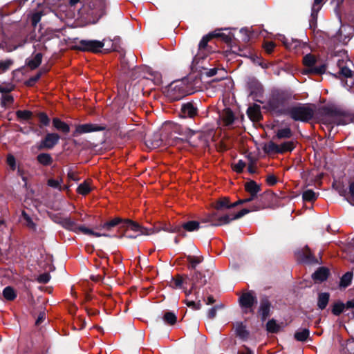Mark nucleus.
<instances>
[{
    "label": "nucleus",
    "instance_id": "obj_1",
    "mask_svg": "<svg viewBox=\"0 0 354 354\" xmlns=\"http://www.w3.org/2000/svg\"><path fill=\"white\" fill-rule=\"evenodd\" d=\"M294 99L293 93L288 89H273L263 108L277 117L286 115L290 106L288 103Z\"/></svg>",
    "mask_w": 354,
    "mask_h": 354
},
{
    "label": "nucleus",
    "instance_id": "obj_2",
    "mask_svg": "<svg viewBox=\"0 0 354 354\" xmlns=\"http://www.w3.org/2000/svg\"><path fill=\"white\" fill-rule=\"evenodd\" d=\"M106 0H87L79 10L80 14L95 24L106 15Z\"/></svg>",
    "mask_w": 354,
    "mask_h": 354
},
{
    "label": "nucleus",
    "instance_id": "obj_3",
    "mask_svg": "<svg viewBox=\"0 0 354 354\" xmlns=\"http://www.w3.org/2000/svg\"><path fill=\"white\" fill-rule=\"evenodd\" d=\"M316 106L314 104L297 103L291 106L286 114L294 121L310 122L315 116Z\"/></svg>",
    "mask_w": 354,
    "mask_h": 354
},
{
    "label": "nucleus",
    "instance_id": "obj_4",
    "mask_svg": "<svg viewBox=\"0 0 354 354\" xmlns=\"http://www.w3.org/2000/svg\"><path fill=\"white\" fill-rule=\"evenodd\" d=\"M215 35L216 31H213L204 35L201 39L198 46V52L192 60L191 66L192 71L194 68L197 70V64L201 59H204L208 55L214 52L211 42L213 39H215Z\"/></svg>",
    "mask_w": 354,
    "mask_h": 354
},
{
    "label": "nucleus",
    "instance_id": "obj_5",
    "mask_svg": "<svg viewBox=\"0 0 354 354\" xmlns=\"http://www.w3.org/2000/svg\"><path fill=\"white\" fill-rule=\"evenodd\" d=\"M251 212V209L249 208H243L241 211L238 212L236 214H233L231 217L229 214H224V215H218L216 213L214 214H212L207 219V221H213L212 219H216V221H214V226H221L223 225H226L230 223L232 221L236 220L239 218H241L245 214Z\"/></svg>",
    "mask_w": 354,
    "mask_h": 354
},
{
    "label": "nucleus",
    "instance_id": "obj_6",
    "mask_svg": "<svg viewBox=\"0 0 354 354\" xmlns=\"http://www.w3.org/2000/svg\"><path fill=\"white\" fill-rule=\"evenodd\" d=\"M319 113L322 115L337 118V125H346L348 123V120L345 118V112L336 107L323 106L319 109Z\"/></svg>",
    "mask_w": 354,
    "mask_h": 354
},
{
    "label": "nucleus",
    "instance_id": "obj_7",
    "mask_svg": "<svg viewBox=\"0 0 354 354\" xmlns=\"http://www.w3.org/2000/svg\"><path fill=\"white\" fill-rule=\"evenodd\" d=\"M202 73L192 72L185 77L188 89L184 90L185 95H191L199 91L203 87L201 80Z\"/></svg>",
    "mask_w": 354,
    "mask_h": 354
},
{
    "label": "nucleus",
    "instance_id": "obj_8",
    "mask_svg": "<svg viewBox=\"0 0 354 354\" xmlns=\"http://www.w3.org/2000/svg\"><path fill=\"white\" fill-rule=\"evenodd\" d=\"M106 39H104L102 41L97 40H80L77 45V49L81 51H90L92 53L101 52L106 42Z\"/></svg>",
    "mask_w": 354,
    "mask_h": 354
},
{
    "label": "nucleus",
    "instance_id": "obj_9",
    "mask_svg": "<svg viewBox=\"0 0 354 354\" xmlns=\"http://www.w3.org/2000/svg\"><path fill=\"white\" fill-rule=\"evenodd\" d=\"M231 205L232 203H230V198L228 197H223L219 198L214 204V209L211 213L207 214L205 218H202V222L209 223L211 226H214V221H216V219L215 218L212 219L213 221H207L209 217L215 213L216 214H218V215H222L221 212L224 209H231Z\"/></svg>",
    "mask_w": 354,
    "mask_h": 354
},
{
    "label": "nucleus",
    "instance_id": "obj_10",
    "mask_svg": "<svg viewBox=\"0 0 354 354\" xmlns=\"http://www.w3.org/2000/svg\"><path fill=\"white\" fill-rule=\"evenodd\" d=\"M60 140V136L57 133H47L45 136L37 144V148L39 151L53 149Z\"/></svg>",
    "mask_w": 354,
    "mask_h": 354
},
{
    "label": "nucleus",
    "instance_id": "obj_11",
    "mask_svg": "<svg viewBox=\"0 0 354 354\" xmlns=\"http://www.w3.org/2000/svg\"><path fill=\"white\" fill-rule=\"evenodd\" d=\"M106 129L104 125L86 123L82 124H76L75 129L72 133L73 137H78L82 134L91 133L95 131H102Z\"/></svg>",
    "mask_w": 354,
    "mask_h": 354
},
{
    "label": "nucleus",
    "instance_id": "obj_12",
    "mask_svg": "<svg viewBox=\"0 0 354 354\" xmlns=\"http://www.w3.org/2000/svg\"><path fill=\"white\" fill-rule=\"evenodd\" d=\"M247 86L250 91V96L252 97L254 100L263 103L262 101L257 99L263 96V87L261 82L255 77L249 78L247 82Z\"/></svg>",
    "mask_w": 354,
    "mask_h": 354
},
{
    "label": "nucleus",
    "instance_id": "obj_13",
    "mask_svg": "<svg viewBox=\"0 0 354 354\" xmlns=\"http://www.w3.org/2000/svg\"><path fill=\"white\" fill-rule=\"evenodd\" d=\"M179 115L183 118L194 119L198 115L197 104L194 101L182 104Z\"/></svg>",
    "mask_w": 354,
    "mask_h": 354
},
{
    "label": "nucleus",
    "instance_id": "obj_14",
    "mask_svg": "<svg viewBox=\"0 0 354 354\" xmlns=\"http://www.w3.org/2000/svg\"><path fill=\"white\" fill-rule=\"evenodd\" d=\"M297 257L299 261L304 263L314 265L322 264V261L317 259L308 245L305 246L301 250L297 252Z\"/></svg>",
    "mask_w": 354,
    "mask_h": 354
},
{
    "label": "nucleus",
    "instance_id": "obj_15",
    "mask_svg": "<svg viewBox=\"0 0 354 354\" xmlns=\"http://www.w3.org/2000/svg\"><path fill=\"white\" fill-rule=\"evenodd\" d=\"M123 229L126 230H131L134 232H138L139 235H150L153 234V230L151 227H145L140 225L138 223L135 222L130 219H125L124 224L122 225Z\"/></svg>",
    "mask_w": 354,
    "mask_h": 354
},
{
    "label": "nucleus",
    "instance_id": "obj_16",
    "mask_svg": "<svg viewBox=\"0 0 354 354\" xmlns=\"http://www.w3.org/2000/svg\"><path fill=\"white\" fill-rule=\"evenodd\" d=\"M239 302L242 308L250 309V313H253L252 307L257 303V299L254 292L248 291L240 296Z\"/></svg>",
    "mask_w": 354,
    "mask_h": 354
},
{
    "label": "nucleus",
    "instance_id": "obj_17",
    "mask_svg": "<svg viewBox=\"0 0 354 354\" xmlns=\"http://www.w3.org/2000/svg\"><path fill=\"white\" fill-rule=\"evenodd\" d=\"M125 219H123L120 217H114L109 221H105L101 223L99 227H97V229H103L106 231H111L114 228L117 227L118 230V234H120L124 227Z\"/></svg>",
    "mask_w": 354,
    "mask_h": 354
},
{
    "label": "nucleus",
    "instance_id": "obj_18",
    "mask_svg": "<svg viewBox=\"0 0 354 354\" xmlns=\"http://www.w3.org/2000/svg\"><path fill=\"white\" fill-rule=\"evenodd\" d=\"M120 71L125 77L135 80L138 77L136 75V66H131L127 57L124 55L120 58Z\"/></svg>",
    "mask_w": 354,
    "mask_h": 354
},
{
    "label": "nucleus",
    "instance_id": "obj_19",
    "mask_svg": "<svg viewBox=\"0 0 354 354\" xmlns=\"http://www.w3.org/2000/svg\"><path fill=\"white\" fill-rule=\"evenodd\" d=\"M271 307L272 304L268 297H262L260 299V305L258 310V313L262 322H265L270 316Z\"/></svg>",
    "mask_w": 354,
    "mask_h": 354
},
{
    "label": "nucleus",
    "instance_id": "obj_20",
    "mask_svg": "<svg viewBox=\"0 0 354 354\" xmlns=\"http://www.w3.org/2000/svg\"><path fill=\"white\" fill-rule=\"evenodd\" d=\"M201 223H204L203 222H202V220L201 221V222L196 221H189L183 223L180 225H178V228L180 230V232H178V236L183 238L186 237V232H192L197 231L201 227Z\"/></svg>",
    "mask_w": 354,
    "mask_h": 354
},
{
    "label": "nucleus",
    "instance_id": "obj_21",
    "mask_svg": "<svg viewBox=\"0 0 354 354\" xmlns=\"http://www.w3.org/2000/svg\"><path fill=\"white\" fill-rule=\"evenodd\" d=\"M185 278L189 280L190 283L192 284V289L199 290L207 283L205 275L200 271L195 270L191 278L187 275H185Z\"/></svg>",
    "mask_w": 354,
    "mask_h": 354
},
{
    "label": "nucleus",
    "instance_id": "obj_22",
    "mask_svg": "<svg viewBox=\"0 0 354 354\" xmlns=\"http://www.w3.org/2000/svg\"><path fill=\"white\" fill-rule=\"evenodd\" d=\"M151 230L153 231V234L158 233L161 230H163L166 232L176 233L178 234V232H180L179 231H180L178 225H171L170 223H158L151 227Z\"/></svg>",
    "mask_w": 354,
    "mask_h": 354
},
{
    "label": "nucleus",
    "instance_id": "obj_23",
    "mask_svg": "<svg viewBox=\"0 0 354 354\" xmlns=\"http://www.w3.org/2000/svg\"><path fill=\"white\" fill-rule=\"evenodd\" d=\"M247 115L252 122H259L263 119L261 112V106L257 104L249 106L247 109Z\"/></svg>",
    "mask_w": 354,
    "mask_h": 354
},
{
    "label": "nucleus",
    "instance_id": "obj_24",
    "mask_svg": "<svg viewBox=\"0 0 354 354\" xmlns=\"http://www.w3.org/2000/svg\"><path fill=\"white\" fill-rule=\"evenodd\" d=\"M330 275V270L327 267L322 266L318 268L312 274V279L316 282H324L327 280Z\"/></svg>",
    "mask_w": 354,
    "mask_h": 354
},
{
    "label": "nucleus",
    "instance_id": "obj_25",
    "mask_svg": "<svg viewBox=\"0 0 354 354\" xmlns=\"http://www.w3.org/2000/svg\"><path fill=\"white\" fill-rule=\"evenodd\" d=\"M163 139L162 135L159 132L154 133L151 137L146 140L147 147L151 149H156L163 145Z\"/></svg>",
    "mask_w": 354,
    "mask_h": 354
},
{
    "label": "nucleus",
    "instance_id": "obj_26",
    "mask_svg": "<svg viewBox=\"0 0 354 354\" xmlns=\"http://www.w3.org/2000/svg\"><path fill=\"white\" fill-rule=\"evenodd\" d=\"M351 28L349 26L342 25L335 35V38L340 42L346 44L351 39Z\"/></svg>",
    "mask_w": 354,
    "mask_h": 354
},
{
    "label": "nucleus",
    "instance_id": "obj_27",
    "mask_svg": "<svg viewBox=\"0 0 354 354\" xmlns=\"http://www.w3.org/2000/svg\"><path fill=\"white\" fill-rule=\"evenodd\" d=\"M235 334L243 341H246L250 337V332L243 322H239L235 324Z\"/></svg>",
    "mask_w": 354,
    "mask_h": 354
},
{
    "label": "nucleus",
    "instance_id": "obj_28",
    "mask_svg": "<svg viewBox=\"0 0 354 354\" xmlns=\"http://www.w3.org/2000/svg\"><path fill=\"white\" fill-rule=\"evenodd\" d=\"M58 223L67 230L77 232L78 225L77 223L70 217L61 218Z\"/></svg>",
    "mask_w": 354,
    "mask_h": 354
},
{
    "label": "nucleus",
    "instance_id": "obj_29",
    "mask_svg": "<svg viewBox=\"0 0 354 354\" xmlns=\"http://www.w3.org/2000/svg\"><path fill=\"white\" fill-rule=\"evenodd\" d=\"M245 190L252 196H258V193L261 190L260 185L254 180H250L245 183Z\"/></svg>",
    "mask_w": 354,
    "mask_h": 354
},
{
    "label": "nucleus",
    "instance_id": "obj_30",
    "mask_svg": "<svg viewBox=\"0 0 354 354\" xmlns=\"http://www.w3.org/2000/svg\"><path fill=\"white\" fill-rule=\"evenodd\" d=\"M344 61L343 59H339L337 62V66L339 68V75L346 78L353 79L354 74L353 71L348 68V66L344 65Z\"/></svg>",
    "mask_w": 354,
    "mask_h": 354
},
{
    "label": "nucleus",
    "instance_id": "obj_31",
    "mask_svg": "<svg viewBox=\"0 0 354 354\" xmlns=\"http://www.w3.org/2000/svg\"><path fill=\"white\" fill-rule=\"evenodd\" d=\"M42 57V53H37L32 58H28L26 59V65L31 70L36 69L41 64Z\"/></svg>",
    "mask_w": 354,
    "mask_h": 354
},
{
    "label": "nucleus",
    "instance_id": "obj_32",
    "mask_svg": "<svg viewBox=\"0 0 354 354\" xmlns=\"http://www.w3.org/2000/svg\"><path fill=\"white\" fill-rule=\"evenodd\" d=\"M53 127L59 131L64 134H67L70 132V127L65 122L61 120L58 118H54L53 119Z\"/></svg>",
    "mask_w": 354,
    "mask_h": 354
},
{
    "label": "nucleus",
    "instance_id": "obj_33",
    "mask_svg": "<svg viewBox=\"0 0 354 354\" xmlns=\"http://www.w3.org/2000/svg\"><path fill=\"white\" fill-rule=\"evenodd\" d=\"M36 160L39 164L44 167L50 166L53 162L52 156L48 153H41L36 157Z\"/></svg>",
    "mask_w": 354,
    "mask_h": 354
},
{
    "label": "nucleus",
    "instance_id": "obj_34",
    "mask_svg": "<svg viewBox=\"0 0 354 354\" xmlns=\"http://www.w3.org/2000/svg\"><path fill=\"white\" fill-rule=\"evenodd\" d=\"M330 299V294L328 292H319L317 295V308L318 309L322 310H324Z\"/></svg>",
    "mask_w": 354,
    "mask_h": 354
},
{
    "label": "nucleus",
    "instance_id": "obj_35",
    "mask_svg": "<svg viewBox=\"0 0 354 354\" xmlns=\"http://www.w3.org/2000/svg\"><path fill=\"white\" fill-rule=\"evenodd\" d=\"M173 130L179 135L185 136L186 140L189 142H190L189 140L196 133L194 131L189 128H183L180 125H176Z\"/></svg>",
    "mask_w": 354,
    "mask_h": 354
},
{
    "label": "nucleus",
    "instance_id": "obj_36",
    "mask_svg": "<svg viewBox=\"0 0 354 354\" xmlns=\"http://www.w3.org/2000/svg\"><path fill=\"white\" fill-rule=\"evenodd\" d=\"M326 66L324 64L317 65V63L311 68L308 69H304V74L310 75H322L326 72Z\"/></svg>",
    "mask_w": 354,
    "mask_h": 354
},
{
    "label": "nucleus",
    "instance_id": "obj_37",
    "mask_svg": "<svg viewBox=\"0 0 354 354\" xmlns=\"http://www.w3.org/2000/svg\"><path fill=\"white\" fill-rule=\"evenodd\" d=\"M170 87L173 90L178 91L183 95H186L184 90L188 89L187 82L185 81V77L180 80L173 82L171 84Z\"/></svg>",
    "mask_w": 354,
    "mask_h": 354
},
{
    "label": "nucleus",
    "instance_id": "obj_38",
    "mask_svg": "<svg viewBox=\"0 0 354 354\" xmlns=\"http://www.w3.org/2000/svg\"><path fill=\"white\" fill-rule=\"evenodd\" d=\"M221 118L226 126L232 124L235 120L234 114L230 108H225L223 110Z\"/></svg>",
    "mask_w": 354,
    "mask_h": 354
},
{
    "label": "nucleus",
    "instance_id": "obj_39",
    "mask_svg": "<svg viewBox=\"0 0 354 354\" xmlns=\"http://www.w3.org/2000/svg\"><path fill=\"white\" fill-rule=\"evenodd\" d=\"M186 259L187 262L189 263V265L187 266L188 269L189 270H196V266L201 263L204 258L203 256H192V255H187Z\"/></svg>",
    "mask_w": 354,
    "mask_h": 354
},
{
    "label": "nucleus",
    "instance_id": "obj_40",
    "mask_svg": "<svg viewBox=\"0 0 354 354\" xmlns=\"http://www.w3.org/2000/svg\"><path fill=\"white\" fill-rule=\"evenodd\" d=\"M185 279H187L185 278V275L183 276L180 274H177L175 277H171V283L170 284V286L172 288H183V286L184 283L187 282L185 281Z\"/></svg>",
    "mask_w": 354,
    "mask_h": 354
},
{
    "label": "nucleus",
    "instance_id": "obj_41",
    "mask_svg": "<svg viewBox=\"0 0 354 354\" xmlns=\"http://www.w3.org/2000/svg\"><path fill=\"white\" fill-rule=\"evenodd\" d=\"M295 148L293 141H286L279 145V154H283L286 152H291Z\"/></svg>",
    "mask_w": 354,
    "mask_h": 354
},
{
    "label": "nucleus",
    "instance_id": "obj_42",
    "mask_svg": "<svg viewBox=\"0 0 354 354\" xmlns=\"http://www.w3.org/2000/svg\"><path fill=\"white\" fill-rule=\"evenodd\" d=\"M263 150L267 154H279V145L272 141H270L265 144Z\"/></svg>",
    "mask_w": 354,
    "mask_h": 354
},
{
    "label": "nucleus",
    "instance_id": "obj_43",
    "mask_svg": "<svg viewBox=\"0 0 354 354\" xmlns=\"http://www.w3.org/2000/svg\"><path fill=\"white\" fill-rule=\"evenodd\" d=\"M346 303L338 301L333 304L331 308L332 313L335 316H339L346 308Z\"/></svg>",
    "mask_w": 354,
    "mask_h": 354
},
{
    "label": "nucleus",
    "instance_id": "obj_44",
    "mask_svg": "<svg viewBox=\"0 0 354 354\" xmlns=\"http://www.w3.org/2000/svg\"><path fill=\"white\" fill-rule=\"evenodd\" d=\"M3 296L8 301H13L17 297V293L12 287L6 286L3 290Z\"/></svg>",
    "mask_w": 354,
    "mask_h": 354
},
{
    "label": "nucleus",
    "instance_id": "obj_45",
    "mask_svg": "<svg viewBox=\"0 0 354 354\" xmlns=\"http://www.w3.org/2000/svg\"><path fill=\"white\" fill-rule=\"evenodd\" d=\"M162 319L165 324L172 326L176 323L177 317L174 313L171 311H167L163 315Z\"/></svg>",
    "mask_w": 354,
    "mask_h": 354
},
{
    "label": "nucleus",
    "instance_id": "obj_46",
    "mask_svg": "<svg viewBox=\"0 0 354 354\" xmlns=\"http://www.w3.org/2000/svg\"><path fill=\"white\" fill-rule=\"evenodd\" d=\"M292 136V132L290 127L279 129L275 137L277 139H288Z\"/></svg>",
    "mask_w": 354,
    "mask_h": 354
},
{
    "label": "nucleus",
    "instance_id": "obj_47",
    "mask_svg": "<svg viewBox=\"0 0 354 354\" xmlns=\"http://www.w3.org/2000/svg\"><path fill=\"white\" fill-rule=\"evenodd\" d=\"M310 331L308 328H304L301 330H297L295 333L294 337L297 341L306 342L308 338Z\"/></svg>",
    "mask_w": 354,
    "mask_h": 354
},
{
    "label": "nucleus",
    "instance_id": "obj_48",
    "mask_svg": "<svg viewBox=\"0 0 354 354\" xmlns=\"http://www.w3.org/2000/svg\"><path fill=\"white\" fill-rule=\"evenodd\" d=\"M317 63V59L313 54H307L303 58V64L306 67L305 69H308L313 67Z\"/></svg>",
    "mask_w": 354,
    "mask_h": 354
},
{
    "label": "nucleus",
    "instance_id": "obj_49",
    "mask_svg": "<svg viewBox=\"0 0 354 354\" xmlns=\"http://www.w3.org/2000/svg\"><path fill=\"white\" fill-rule=\"evenodd\" d=\"M280 326L277 323L276 320L271 319L266 324V330L270 333H277L280 330Z\"/></svg>",
    "mask_w": 354,
    "mask_h": 354
},
{
    "label": "nucleus",
    "instance_id": "obj_50",
    "mask_svg": "<svg viewBox=\"0 0 354 354\" xmlns=\"http://www.w3.org/2000/svg\"><path fill=\"white\" fill-rule=\"evenodd\" d=\"M39 122V127H48L50 123V119L45 112H39L37 114Z\"/></svg>",
    "mask_w": 354,
    "mask_h": 354
},
{
    "label": "nucleus",
    "instance_id": "obj_51",
    "mask_svg": "<svg viewBox=\"0 0 354 354\" xmlns=\"http://www.w3.org/2000/svg\"><path fill=\"white\" fill-rule=\"evenodd\" d=\"M318 194L312 189H307L303 192L302 198L304 201L313 202L317 200Z\"/></svg>",
    "mask_w": 354,
    "mask_h": 354
},
{
    "label": "nucleus",
    "instance_id": "obj_52",
    "mask_svg": "<svg viewBox=\"0 0 354 354\" xmlns=\"http://www.w3.org/2000/svg\"><path fill=\"white\" fill-rule=\"evenodd\" d=\"M353 275V274L352 272H347L345 274H344L340 279V286L344 288L349 286L351 283Z\"/></svg>",
    "mask_w": 354,
    "mask_h": 354
},
{
    "label": "nucleus",
    "instance_id": "obj_53",
    "mask_svg": "<svg viewBox=\"0 0 354 354\" xmlns=\"http://www.w3.org/2000/svg\"><path fill=\"white\" fill-rule=\"evenodd\" d=\"M16 115L19 120H29L32 116V112L28 110H18Z\"/></svg>",
    "mask_w": 354,
    "mask_h": 354
},
{
    "label": "nucleus",
    "instance_id": "obj_54",
    "mask_svg": "<svg viewBox=\"0 0 354 354\" xmlns=\"http://www.w3.org/2000/svg\"><path fill=\"white\" fill-rule=\"evenodd\" d=\"M91 191V188L88 183L84 181L81 183L77 188V192L81 195L86 196Z\"/></svg>",
    "mask_w": 354,
    "mask_h": 354
},
{
    "label": "nucleus",
    "instance_id": "obj_55",
    "mask_svg": "<svg viewBox=\"0 0 354 354\" xmlns=\"http://www.w3.org/2000/svg\"><path fill=\"white\" fill-rule=\"evenodd\" d=\"M42 75V71H38L34 76L30 77L28 80L25 82V85L28 87L33 86L36 82L41 78Z\"/></svg>",
    "mask_w": 354,
    "mask_h": 354
},
{
    "label": "nucleus",
    "instance_id": "obj_56",
    "mask_svg": "<svg viewBox=\"0 0 354 354\" xmlns=\"http://www.w3.org/2000/svg\"><path fill=\"white\" fill-rule=\"evenodd\" d=\"M343 351L344 354H354V339L353 338L346 341Z\"/></svg>",
    "mask_w": 354,
    "mask_h": 354
},
{
    "label": "nucleus",
    "instance_id": "obj_57",
    "mask_svg": "<svg viewBox=\"0 0 354 354\" xmlns=\"http://www.w3.org/2000/svg\"><path fill=\"white\" fill-rule=\"evenodd\" d=\"M40 311L39 315L35 321V325L39 326L46 319V313H45V307L43 305H41L39 307Z\"/></svg>",
    "mask_w": 354,
    "mask_h": 354
},
{
    "label": "nucleus",
    "instance_id": "obj_58",
    "mask_svg": "<svg viewBox=\"0 0 354 354\" xmlns=\"http://www.w3.org/2000/svg\"><path fill=\"white\" fill-rule=\"evenodd\" d=\"M14 62L11 59L0 61V71L1 72H6L10 67L13 64Z\"/></svg>",
    "mask_w": 354,
    "mask_h": 354
},
{
    "label": "nucleus",
    "instance_id": "obj_59",
    "mask_svg": "<svg viewBox=\"0 0 354 354\" xmlns=\"http://www.w3.org/2000/svg\"><path fill=\"white\" fill-rule=\"evenodd\" d=\"M245 165L246 164L243 160H239L236 164H234L232 166V168L233 170L236 173L241 174L243 171Z\"/></svg>",
    "mask_w": 354,
    "mask_h": 354
},
{
    "label": "nucleus",
    "instance_id": "obj_60",
    "mask_svg": "<svg viewBox=\"0 0 354 354\" xmlns=\"http://www.w3.org/2000/svg\"><path fill=\"white\" fill-rule=\"evenodd\" d=\"M324 0H314V3L312 6L311 10H313V17L315 18V16L318 14L321 9L322 3Z\"/></svg>",
    "mask_w": 354,
    "mask_h": 354
},
{
    "label": "nucleus",
    "instance_id": "obj_61",
    "mask_svg": "<svg viewBox=\"0 0 354 354\" xmlns=\"http://www.w3.org/2000/svg\"><path fill=\"white\" fill-rule=\"evenodd\" d=\"M265 51L268 54H271L276 47V44L274 41H266L263 46Z\"/></svg>",
    "mask_w": 354,
    "mask_h": 354
},
{
    "label": "nucleus",
    "instance_id": "obj_62",
    "mask_svg": "<svg viewBox=\"0 0 354 354\" xmlns=\"http://www.w3.org/2000/svg\"><path fill=\"white\" fill-rule=\"evenodd\" d=\"M6 162L12 171L16 169V159L12 154H8L6 158Z\"/></svg>",
    "mask_w": 354,
    "mask_h": 354
},
{
    "label": "nucleus",
    "instance_id": "obj_63",
    "mask_svg": "<svg viewBox=\"0 0 354 354\" xmlns=\"http://www.w3.org/2000/svg\"><path fill=\"white\" fill-rule=\"evenodd\" d=\"M50 279V275L48 272H44L39 274L37 278V281L39 283H47Z\"/></svg>",
    "mask_w": 354,
    "mask_h": 354
},
{
    "label": "nucleus",
    "instance_id": "obj_64",
    "mask_svg": "<svg viewBox=\"0 0 354 354\" xmlns=\"http://www.w3.org/2000/svg\"><path fill=\"white\" fill-rule=\"evenodd\" d=\"M14 98L10 95H3L1 97V105L6 107L7 105L12 104Z\"/></svg>",
    "mask_w": 354,
    "mask_h": 354
}]
</instances>
